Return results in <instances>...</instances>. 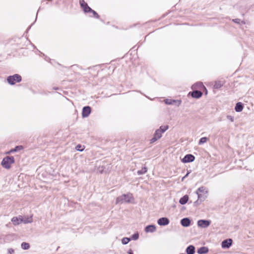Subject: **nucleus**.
Returning <instances> with one entry per match:
<instances>
[{
  "mask_svg": "<svg viewBox=\"0 0 254 254\" xmlns=\"http://www.w3.org/2000/svg\"><path fill=\"white\" fill-rule=\"evenodd\" d=\"M79 4L85 13H92L93 15L91 16V17H93L96 18H99V14L95 10L90 7L84 0H79Z\"/></svg>",
  "mask_w": 254,
  "mask_h": 254,
  "instance_id": "obj_1",
  "label": "nucleus"
},
{
  "mask_svg": "<svg viewBox=\"0 0 254 254\" xmlns=\"http://www.w3.org/2000/svg\"><path fill=\"white\" fill-rule=\"evenodd\" d=\"M15 162V159L13 156H7L4 157L1 162V165L5 169H9L11 167L12 164Z\"/></svg>",
  "mask_w": 254,
  "mask_h": 254,
  "instance_id": "obj_2",
  "label": "nucleus"
},
{
  "mask_svg": "<svg viewBox=\"0 0 254 254\" xmlns=\"http://www.w3.org/2000/svg\"><path fill=\"white\" fill-rule=\"evenodd\" d=\"M131 199H133L131 193L124 194L117 197L116 202L117 204L123 203L124 202L129 203L131 202Z\"/></svg>",
  "mask_w": 254,
  "mask_h": 254,
  "instance_id": "obj_3",
  "label": "nucleus"
},
{
  "mask_svg": "<svg viewBox=\"0 0 254 254\" xmlns=\"http://www.w3.org/2000/svg\"><path fill=\"white\" fill-rule=\"evenodd\" d=\"M8 83L11 85L15 84L16 83H19L22 80V77L19 74H14L12 75H9L6 78Z\"/></svg>",
  "mask_w": 254,
  "mask_h": 254,
  "instance_id": "obj_4",
  "label": "nucleus"
},
{
  "mask_svg": "<svg viewBox=\"0 0 254 254\" xmlns=\"http://www.w3.org/2000/svg\"><path fill=\"white\" fill-rule=\"evenodd\" d=\"M211 224V221L206 219H200L197 221V224L198 227L201 228H207Z\"/></svg>",
  "mask_w": 254,
  "mask_h": 254,
  "instance_id": "obj_5",
  "label": "nucleus"
},
{
  "mask_svg": "<svg viewBox=\"0 0 254 254\" xmlns=\"http://www.w3.org/2000/svg\"><path fill=\"white\" fill-rule=\"evenodd\" d=\"M195 157L191 154H188L186 155L182 159V162L183 163H190L194 161Z\"/></svg>",
  "mask_w": 254,
  "mask_h": 254,
  "instance_id": "obj_6",
  "label": "nucleus"
},
{
  "mask_svg": "<svg viewBox=\"0 0 254 254\" xmlns=\"http://www.w3.org/2000/svg\"><path fill=\"white\" fill-rule=\"evenodd\" d=\"M91 112V108L90 106H84L82 108V116L83 118L88 117Z\"/></svg>",
  "mask_w": 254,
  "mask_h": 254,
  "instance_id": "obj_7",
  "label": "nucleus"
},
{
  "mask_svg": "<svg viewBox=\"0 0 254 254\" xmlns=\"http://www.w3.org/2000/svg\"><path fill=\"white\" fill-rule=\"evenodd\" d=\"M162 133L157 129L154 133L153 137L150 140V143H153L162 137Z\"/></svg>",
  "mask_w": 254,
  "mask_h": 254,
  "instance_id": "obj_8",
  "label": "nucleus"
},
{
  "mask_svg": "<svg viewBox=\"0 0 254 254\" xmlns=\"http://www.w3.org/2000/svg\"><path fill=\"white\" fill-rule=\"evenodd\" d=\"M233 241L231 239H227L222 241L221 247L223 249H228L232 245Z\"/></svg>",
  "mask_w": 254,
  "mask_h": 254,
  "instance_id": "obj_9",
  "label": "nucleus"
},
{
  "mask_svg": "<svg viewBox=\"0 0 254 254\" xmlns=\"http://www.w3.org/2000/svg\"><path fill=\"white\" fill-rule=\"evenodd\" d=\"M193 98L198 99L202 96V92L198 90H193L189 93Z\"/></svg>",
  "mask_w": 254,
  "mask_h": 254,
  "instance_id": "obj_10",
  "label": "nucleus"
},
{
  "mask_svg": "<svg viewBox=\"0 0 254 254\" xmlns=\"http://www.w3.org/2000/svg\"><path fill=\"white\" fill-rule=\"evenodd\" d=\"M170 223L169 219L167 217H161L158 219L157 223L160 226H166Z\"/></svg>",
  "mask_w": 254,
  "mask_h": 254,
  "instance_id": "obj_11",
  "label": "nucleus"
},
{
  "mask_svg": "<svg viewBox=\"0 0 254 254\" xmlns=\"http://www.w3.org/2000/svg\"><path fill=\"white\" fill-rule=\"evenodd\" d=\"M165 103L167 105L176 104L177 106H179L182 103L180 100H172L167 99L165 100Z\"/></svg>",
  "mask_w": 254,
  "mask_h": 254,
  "instance_id": "obj_12",
  "label": "nucleus"
},
{
  "mask_svg": "<svg viewBox=\"0 0 254 254\" xmlns=\"http://www.w3.org/2000/svg\"><path fill=\"white\" fill-rule=\"evenodd\" d=\"M11 221L14 225H17L21 223L22 222H24V223H30V221L23 220L22 218H18L17 217H14L12 218Z\"/></svg>",
  "mask_w": 254,
  "mask_h": 254,
  "instance_id": "obj_13",
  "label": "nucleus"
},
{
  "mask_svg": "<svg viewBox=\"0 0 254 254\" xmlns=\"http://www.w3.org/2000/svg\"><path fill=\"white\" fill-rule=\"evenodd\" d=\"M191 223L190 219L189 218L186 217L181 219V224L185 227H187L190 226Z\"/></svg>",
  "mask_w": 254,
  "mask_h": 254,
  "instance_id": "obj_14",
  "label": "nucleus"
},
{
  "mask_svg": "<svg viewBox=\"0 0 254 254\" xmlns=\"http://www.w3.org/2000/svg\"><path fill=\"white\" fill-rule=\"evenodd\" d=\"M192 88L193 89H205L206 90V88L205 87V86L203 85V83L202 82H197L195 83H194L192 86Z\"/></svg>",
  "mask_w": 254,
  "mask_h": 254,
  "instance_id": "obj_15",
  "label": "nucleus"
},
{
  "mask_svg": "<svg viewBox=\"0 0 254 254\" xmlns=\"http://www.w3.org/2000/svg\"><path fill=\"white\" fill-rule=\"evenodd\" d=\"M156 230V226L154 225H149L145 227V231L146 233H153Z\"/></svg>",
  "mask_w": 254,
  "mask_h": 254,
  "instance_id": "obj_16",
  "label": "nucleus"
},
{
  "mask_svg": "<svg viewBox=\"0 0 254 254\" xmlns=\"http://www.w3.org/2000/svg\"><path fill=\"white\" fill-rule=\"evenodd\" d=\"M195 247L193 245L189 246L186 250L187 254H194L195 253Z\"/></svg>",
  "mask_w": 254,
  "mask_h": 254,
  "instance_id": "obj_17",
  "label": "nucleus"
},
{
  "mask_svg": "<svg viewBox=\"0 0 254 254\" xmlns=\"http://www.w3.org/2000/svg\"><path fill=\"white\" fill-rule=\"evenodd\" d=\"M244 108V105L242 102H238L236 103L235 107V110L237 112H240L242 111Z\"/></svg>",
  "mask_w": 254,
  "mask_h": 254,
  "instance_id": "obj_18",
  "label": "nucleus"
},
{
  "mask_svg": "<svg viewBox=\"0 0 254 254\" xmlns=\"http://www.w3.org/2000/svg\"><path fill=\"white\" fill-rule=\"evenodd\" d=\"M208 248L206 247H201L197 249V252L198 254H205L208 252Z\"/></svg>",
  "mask_w": 254,
  "mask_h": 254,
  "instance_id": "obj_19",
  "label": "nucleus"
},
{
  "mask_svg": "<svg viewBox=\"0 0 254 254\" xmlns=\"http://www.w3.org/2000/svg\"><path fill=\"white\" fill-rule=\"evenodd\" d=\"M189 200V196L187 194L182 197L179 200V203L182 205H184L187 203Z\"/></svg>",
  "mask_w": 254,
  "mask_h": 254,
  "instance_id": "obj_20",
  "label": "nucleus"
},
{
  "mask_svg": "<svg viewBox=\"0 0 254 254\" xmlns=\"http://www.w3.org/2000/svg\"><path fill=\"white\" fill-rule=\"evenodd\" d=\"M207 192V189L204 187H199L196 191V194H200V193L206 194Z\"/></svg>",
  "mask_w": 254,
  "mask_h": 254,
  "instance_id": "obj_21",
  "label": "nucleus"
},
{
  "mask_svg": "<svg viewBox=\"0 0 254 254\" xmlns=\"http://www.w3.org/2000/svg\"><path fill=\"white\" fill-rule=\"evenodd\" d=\"M223 84L222 83L221 81H216L213 85V88L216 89H218L220 88Z\"/></svg>",
  "mask_w": 254,
  "mask_h": 254,
  "instance_id": "obj_22",
  "label": "nucleus"
},
{
  "mask_svg": "<svg viewBox=\"0 0 254 254\" xmlns=\"http://www.w3.org/2000/svg\"><path fill=\"white\" fill-rule=\"evenodd\" d=\"M147 171V168L146 167H143L140 170H138L137 174L138 175H141L146 173Z\"/></svg>",
  "mask_w": 254,
  "mask_h": 254,
  "instance_id": "obj_23",
  "label": "nucleus"
},
{
  "mask_svg": "<svg viewBox=\"0 0 254 254\" xmlns=\"http://www.w3.org/2000/svg\"><path fill=\"white\" fill-rule=\"evenodd\" d=\"M21 248L24 250H28L30 248V245L26 242H22L21 245Z\"/></svg>",
  "mask_w": 254,
  "mask_h": 254,
  "instance_id": "obj_24",
  "label": "nucleus"
},
{
  "mask_svg": "<svg viewBox=\"0 0 254 254\" xmlns=\"http://www.w3.org/2000/svg\"><path fill=\"white\" fill-rule=\"evenodd\" d=\"M168 126H161L159 128L157 129L158 130H160L161 133H163L165 131H166L168 129Z\"/></svg>",
  "mask_w": 254,
  "mask_h": 254,
  "instance_id": "obj_25",
  "label": "nucleus"
},
{
  "mask_svg": "<svg viewBox=\"0 0 254 254\" xmlns=\"http://www.w3.org/2000/svg\"><path fill=\"white\" fill-rule=\"evenodd\" d=\"M23 149L22 145H18L15 146L14 148L11 149V152H17Z\"/></svg>",
  "mask_w": 254,
  "mask_h": 254,
  "instance_id": "obj_26",
  "label": "nucleus"
},
{
  "mask_svg": "<svg viewBox=\"0 0 254 254\" xmlns=\"http://www.w3.org/2000/svg\"><path fill=\"white\" fill-rule=\"evenodd\" d=\"M208 140V138L206 137H201L199 141H198V144L199 145H201L204 143H205L206 142H207V141Z\"/></svg>",
  "mask_w": 254,
  "mask_h": 254,
  "instance_id": "obj_27",
  "label": "nucleus"
},
{
  "mask_svg": "<svg viewBox=\"0 0 254 254\" xmlns=\"http://www.w3.org/2000/svg\"><path fill=\"white\" fill-rule=\"evenodd\" d=\"M197 195L198 199L200 200V202L203 201L206 197V195H202L201 194H197Z\"/></svg>",
  "mask_w": 254,
  "mask_h": 254,
  "instance_id": "obj_28",
  "label": "nucleus"
},
{
  "mask_svg": "<svg viewBox=\"0 0 254 254\" xmlns=\"http://www.w3.org/2000/svg\"><path fill=\"white\" fill-rule=\"evenodd\" d=\"M139 238V234L136 232L134 233L133 235L131 236V237L129 238L130 239V240H137Z\"/></svg>",
  "mask_w": 254,
  "mask_h": 254,
  "instance_id": "obj_29",
  "label": "nucleus"
},
{
  "mask_svg": "<svg viewBox=\"0 0 254 254\" xmlns=\"http://www.w3.org/2000/svg\"><path fill=\"white\" fill-rule=\"evenodd\" d=\"M130 241L129 238L125 237L122 240V243L124 245H126Z\"/></svg>",
  "mask_w": 254,
  "mask_h": 254,
  "instance_id": "obj_30",
  "label": "nucleus"
},
{
  "mask_svg": "<svg viewBox=\"0 0 254 254\" xmlns=\"http://www.w3.org/2000/svg\"><path fill=\"white\" fill-rule=\"evenodd\" d=\"M233 21L236 23H240V22H241V23L243 24L245 23V22L244 21H241V19L239 18L233 19Z\"/></svg>",
  "mask_w": 254,
  "mask_h": 254,
  "instance_id": "obj_31",
  "label": "nucleus"
},
{
  "mask_svg": "<svg viewBox=\"0 0 254 254\" xmlns=\"http://www.w3.org/2000/svg\"><path fill=\"white\" fill-rule=\"evenodd\" d=\"M81 147H82L81 145L80 144H78L76 146L75 148H76V150H77V151H82L83 150L84 148H81Z\"/></svg>",
  "mask_w": 254,
  "mask_h": 254,
  "instance_id": "obj_32",
  "label": "nucleus"
},
{
  "mask_svg": "<svg viewBox=\"0 0 254 254\" xmlns=\"http://www.w3.org/2000/svg\"><path fill=\"white\" fill-rule=\"evenodd\" d=\"M227 118L230 120L231 122H234V117L230 115H228L227 116Z\"/></svg>",
  "mask_w": 254,
  "mask_h": 254,
  "instance_id": "obj_33",
  "label": "nucleus"
},
{
  "mask_svg": "<svg viewBox=\"0 0 254 254\" xmlns=\"http://www.w3.org/2000/svg\"><path fill=\"white\" fill-rule=\"evenodd\" d=\"M14 253V251L13 249L10 248L8 249V254H13Z\"/></svg>",
  "mask_w": 254,
  "mask_h": 254,
  "instance_id": "obj_34",
  "label": "nucleus"
},
{
  "mask_svg": "<svg viewBox=\"0 0 254 254\" xmlns=\"http://www.w3.org/2000/svg\"><path fill=\"white\" fill-rule=\"evenodd\" d=\"M200 203V200L197 199V200L194 202V204L196 206L199 205Z\"/></svg>",
  "mask_w": 254,
  "mask_h": 254,
  "instance_id": "obj_35",
  "label": "nucleus"
},
{
  "mask_svg": "<svg viewBox=\"0 0 254 254\" xmlns=\"http://www.w3.org/2000/svg\"><path fill=\"white\" fill-rule=\"evenodd\" d=\"M191 171L190 170H188L187 174L185 175V176L184 177L185 178H187L189 176V175L191 173Z\"/></svg>",
  "mask_w": 254,
  "mask_h": 254,
  "instance_id": "obj_36",
  "label": "nucleus"
},
{
  "mask_svg": "<svg viewBox=\"0 0 254 254\" xmlns=\"http://www.w3.org/2000/svg\"><path fill=\"white\" fill-rule=\"evenodd\" d=\"M127 254H133V251H132L131 249H129L128 252H127Z\"/></svg>",
  "mask_w": 254,
  "mask_h": 254,
  "instance_id": "obj_37",
  "label": "nucleus"
},
{
  "mask_svg": "<svg viewBox=\"0 0 254 254\" xmlns=\"http://www.w3.org/2000/svg\"><path fill=\"white\" fill-rule=\"evenodd\" d=\"M33 24V23L32 24H31V25H30V26L28 28V29H27V31L28 30H29L30 29V28H31V26H32Z\"/></svg>",
  "mask_w": 254,
  "mask_h": 254,
  "instance_id": "obj_38",
  "label": "nucleus"
},
{
  "mask_svg": "<svg viewBox=\"0 0 254 254\" xmlns=\"http://www.w3.org/2000/svg\"><path fill=\"white\" fill-rule=\"evenodd\" d=\"M53 89H54V90H58V89H59V87H54Z\"/></svg>",
  "mask_w": 254,
  "mask_h": 254,
  "instance_id": "obj_39",
  "label": "nucleus"
},
{
  "mask_svg": "<svg viewBox=\"0 0 254 254\" xmlns=\"http://www.w3.org/2000/svg\"><path fill=\"white\" fill-rule=\"evenodd\" d=\"M13 152H11V150L9 151L8 152H6V154H10L11 153H13Z\"/></svg>",
  "mask_w": 254,
  "mask_h": 254,
  "instance_id": "obj_40",
  "label": "nucleus"
},
{
  "mask_svg": "<svg viewBox=\"0 0 254 254\" xmlns=\"http://www.w3.org/2000/svg\"><path fill=\"white\" fill-rule=\"evenodd\" d=\"M185 178H186L185 177H183L182 179V181H183L185 179Z\"/></svg>",
  "mask_w": 254,
  "mask_h": 254,
  "instance_id": "obj_41",
  "label": "nucleus"
}]
</instances>
